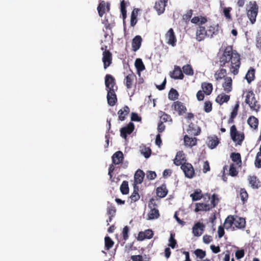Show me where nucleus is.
Instances as JSON below:
<instances>
[{"mask_svg": "<svg viewBox=\"0 0 261 261\" xmlns=\"http://www.w3.org/2000/svg\"><path fill=\"white\" fill-rule=\"evenodd\" d=\"M219 62L221 66L228 67L230 73L238 74L241 63L240 56L233 53L230 47H227L222 53H219Z\"/></svg>", "mask_w": 261, "mask_h": 261, "instance_id": "nucleus-1", "label": "nucleus"}, {"mask_svg": "<svg viewBox=\"0 0 261 261\" xmlns=\"http://www.w3.org/2000/svg\"><path fill=\"white\" fill-rule=\"evenodd\" d=\"M224 225L227 230L231 228L232 230L242 229L246 226V220L244 218L230 215L225 219Z\"/></svg>", "mask_w": 261, "mask_h": 261, "instance_id": "nucleus-2", "label": "nucleus"}, {"mask_svg": "<svg viewBox=\"0 0 261 261\" xmlns=\"http://www.w3.org/2000/svg\"><path fill=\"white\" fill-rule=\"evenodd\" d=\"M211 203H197L195 211H209L215 207L220 201L219 196L217 194H213L211 197Z\"/></svg>", "mask_w": 261, "mask_h": 261, "instance_id": "nucleus-3", "label": "nucleus"}, {"mask_svg": "<svg viewBox=\"0 0 261 261\" xmlns=\"http://www.w3.org/2000/svg\"><path fill=\"white\" fill-rule=\"evenodd\" d=\"M148 207L150 209L148 214V219L153 220L158 219L160 217L159 211L157 208L158 205L155 199L152 198L148 202Z\"/></svg>", "mask_w": 261, "mask_h": 261, "instance_id": "nucleus-4", "label": "nucleus"}, {"mask_svg": "<svg viewBox=\"0 0 261 261\" xmlns=\"http://www.w3.org/2000/svg\"><path fill=\"white\" fill-rule=\"evenodd\" d=\"M258 7L255 2H250L249 7L247 10V15L251 24H254L258 13Z\"/></svg>", "mask_w": 261, "mask_h": 261, "instance_id": "nucleus-5", "label": "nucleus"}, {"mask_svg": "<svg viewBox=\"0 0 261 261\" xmlns=\"http://www.w3.org/2000/svg\"><path fill=\"white\" fill-rule=\"evenodd\" d=\"M245 101L249 105L252 111L255 112H258L259 109V105L255 98L254 94L252 91H249L247 93Z\"/></svg>", "mask_w": 261, "mask_h": 261, "instance_id": "nucleus-6", "label": "nucleus"}, {"mask_svg": "<svg viewBox=\"0 0 261 261\" xmlns=\"http://www.w3.org/2000/svg\"><path fill=\"white\" fill-rule=\"evenodd\" d=\"M190 196L194 201L199 200L203 198L205 202H208L211 197L210 194L206 193L203 195L200 189L196 190L193 193L190 195Z\"/></svg>", "mask_w": 261, "mask_h": 261, "instance_id": "nucleus-7", "label": "nucleus"}, {"mask_svg": "<svg viewBox=\"0 0 261 261\" xmlns=\"http://www.w3.org/2000/svg\"><path fill=\"white\" fill-rule=\"evenodd\" d=\"M181 169L185 173L186 177L192 178L195 175V171L191 164L189 163H184L181 165Z\"/></svg>", "mask_w": 261, "mask_h": 261, "instance_id": "nucleus-8", "label": "nucleus"}, {"mask_svg": "<svg viewBox=\"0 0 261 261\" xmlns=\"http://www.w3.org/2000/svg\"><path fill=\"white\" fill-rule=\"evenodd\" d=\"M230 136L237 145H241L245 137L243 132H230Z\"/></svg>", "mask_w": 261, "mask_h": 261, "instance_id": "nucleus-9", "label": "nucleus"}, {"mask_svg": "<svg viewBox=\"0 0 261 261\" xmlns=\"http://www.w3.org/2000/svg\"><path fill=\"white\" fill-rule=\"evenodd\" d=\"M205 228V225L202 223L197 222L192 228V232L194 236L200 237L203 233Z\"/></svg>", "mask_w": 261, "mask_h": 261, "instance_id": "nucleus-10", "label": "nucleus"}, {"mask_svg": "<svg viewBox=\"0 0 261 261\" xmlns=\"http://www.w3.org/2000/svg\"><path fill=\"white\" fill-rule=\"evenodd\" d=\"M196 39L198 41L203 40L207 37V31L205 27L203 25L199 26L196 33Z\"/></svg>", "mask_w": 261, "mask_h": 261, "instance_id": "nucleus-11", "label": "nucleus"}, {"mask_svg": "<svg viewBox=\"0 0 261 261\" xmlns=\"http://www.w3.org/2000/svg\"><path fill=\"white\" fill-rule=\"evenodd\" d=\"M247 179L251 187L253 189H258L261 186V182L255 175H249Z\"/></svg>", "mask_w": 261, "mask_h": 261, "instance_id": "nucleus-12", "label": "nucleus"}, {"mask_svg": "<svg viewBox=\"0 0 261 261\" xmlns=\"http://www.w3.org/2000/svg\"><path fill=\"white\" fill-rule=\"evenodd\" d=\"M166 40L167 43L171 45L172 46H174L176 44V39L174 35L173 30L170 29L166 34Z\"/></svg>", "mask_w": 261, "mask_h": 261, "instance_id": "nucleus-13", "label": "nucleus"}, {"mask_svg": "<svg viewBox=\"0 0 261 261\" xmlns=\"http://www.w3.org/2000/svg\"><path fill=\"white\" fill-rule=\"evenodd\" d=\"M186 159L185 154L182 151H179L177 152L174 160V164L176 166H181L186 163Z\"/></svg>", "mask_w": 261, "mask_h": 261, "instance_id": "nucleus-14", "label": "nucleus"}, {"mask_svg": "<svg viewBox=\"0 0 261 261\" xmlns=\"http://www.w3.org/2000/svg\"><path fill=\"white\" fill-rule=\"evenodd\" d=\"M172 108L177 112L179 115L185 113L187 110L184 104L179 101L174 102L172 106Z\"/></svg>", "mask_w": 261, "mask_h": 261, "instance_id": "nucleus-15", "label": "nucleus"}, {"mask_svg": "<svg viewBox=\"0 0 261 261\" xmlns=\"http://www.w3.org/2000/svg\"><path fill=\"white\" fill-rule=\"evenodd\" d=\"M197 139L195 137H190L185 135L184 137V145L187 147L192 148L196 145Z\"/></svg>", "mask_w": 261, "mask_h": 261, "instance_id": "nucleus-16", "label": "nucleus"}, {"mask_svg": "<svg viewBox=\"0 0 261 261\" xmlns=\"http://www.w3.org/2000/svg\"><path fill=\"white\" fill-rule=\"evenodd\" d=\"M219 142V139L217 136H213L207 137L206 144L210 148L213 149L216 147Z\"/></svg>", "mask_w": 261, "mask_h": 261, "instance_id": "nucleus-17", "label": "nucleus"}, {"mask_svg": "<svg viewBox=\"0 0 261 261\" xmlns=\"http://www.w3.org/2000/svg\"><path fill=\"white\" fill-rule=\"evenodd\" d=\"M156 193L159 198H162L165 197L168 193L166 185L164 183L161 186L158 187L156 189Z\"/></svg>", "mask_w": 261, "mask_h": 261, "instance_id": "nucleus-18", "label": "nucleus"}, {"mask_svg": "<svg viewBox=\"0 0 261 261\" xmlns=\"http://www.w3.org/2000/svg\"><path fill=\"white\" fill-rule=\"evenodd\" d=\"M102 62L103 63L104 68L106 69L109 67L112 61V55L109 51H105L103 53Z\"/></svg>", "mask_w": 261, "mask_h": 261, "instance_id": "nucleus-19", "label": "nucleus"}, {"mask_svg": "<svg viewBox=\"0 0 261 261\" xmlns=\"http://www.w3.org/2000/svg\"><path fill=\"white\" fill-rule=\"evenodd\" d=\"M144 176L145 173L142 170H137L134 175V185L141 184L143 181Z\"/></svg>", "mask_w": 261, "mask_h": 261, "instance_id": "nucleus-20", "label": "nucleus"}, {"mask_svg": "<svg viewBox=\"0 0 261 261\" xmlns=\"http://www.w3.org/2000/svg\"><path fill=\"white\" fill-rule=\"evenodd\" d=\"M107 100L108 104L111 106H113L115 104L117 98L114 90L108 91Z\"/></svg>", "mask_w": 261, "mask_h": 261, "instance_id": "nucleus-21", "label": "nucleus"}, {"mask_svg": "<svg viewBox=\"0 0 261 261\" xmlns=\"http://www.w3.org/2000/svg\"><path fill=\"white\" fill-rule=\"evenodd\" d=\"M167 3V2L164 1V0H159L155 3L154 8L158 12L159 15L164 13Z\"/></svg>", "mask_w": 261, "mask_h": 261, "instance_id": "nucleus-22", "label": "nucleus"}, {"mask_svg": "<svg viewBox=\"0 0 261 261\" xmlns=\"http://www.w3.org/2000/svg\"><path fill=\"white\" fill-rule=\"evenodd\" d=\"M142 39L140 36H135L132 41V49L134 51H137L140 47Z\"/></svg>", "mask_w": 261, "mask_h": 261, "instance_id": "nucleus-23", "label": "nucleus"}, {"mask_svg": "<svg viewBox=\"0 0 261 261\" xmlns=\"http://www.w3.org/2000/svg\"><path fill=\"white\" fill-rule=\"evenodd\" d=\"M224 91L226 93H229L232 90V80L230 77H226L224 82L222 84Z\"/></svg>", "mask_w": 261, "mask_h": 261, "instance_id": "nucleus-24", "label": "nucleus"}, {"mask_svg": "<svg viewBox=\"0 0 261 261\" xmlns=\"http://www.w3.org/2000/svg\"><path fill=\"white\" fill-rule=\"evenodd\" d=\"M112 158L113 164L118 165L122 162L123 159V153L121 151H118L113 155Z\"/></svg>", "mask_w": 261, "mask_h": 261, "instance_id": "nucleus-25", "label": "nucleus"}, {"mask_svg": "<svg viewBox=\"0 0 261 261\" xmlns=\"http://www.w3.org/2000/svg\"><path fill=\"white\" fill-rule=\"evenodd\" d=\"M114 79L112 75L107 74L105 77V84L107 90H114Z\"/></svg>", "mask_w": 261, "mask_h": 261, "instance_id": "nucleus-26", "label": "nucleus"}, {"mask_svg": "<svg viewBox=\"0 0 261 261\" xmlns=\"http://www.w3.org/2000/svg\"><path fill=\"white\" fill-rule=\"evenodd\" d=\"M171 77L174 79H182L184 75L180 67L175 66L172 73L171 74Z\"/></svg>", "mask_w": 261, "mask_h": 261, "instance_id": "nucleus-27", "label": "nucleus"}, {"mask_svg": "<svg viewBox=\"0 0 261 261\" xmlns=\"http://www.w3.org/2000/svg\"><path fill=\"white\" fill-rule=\"evenodd\" d=\"M207 37L212 38L213 35H216L218 31V25H210L206 29Z\"/></svg>", "mask_w": 261, "mask_h": 261, "instance_id": "nucleus-28", "label": "nucleus"}, {"mask_svg": "<svg viewBox=\"0 0 261 261\" xmlns=\"http://www.w3.org/2000/svg\"><path fill=\"white\" fill-rule=\"evenodd\" d=\"M226 70L225 69L222 68L220 70H217L214 74V78L217 82L220 81L223 78L226 77Z\"/></svg>", "mask_w": 261, "mask_h": 261, "instance_id": "nucleus-29", "label": "nucleus"}, {"mask_svg": "<svg viewBox=\"0 0 261 261\" xmlns=\"http://www.w3.org/2000/svg\"><path fill=\"white\" fill-rule=\"evenodd\" d=\"M135 75L134 74H129L125 77V85L127 89H130L132 87L134 81L135 79Z\"/></svg>", "mask_w": 261, "mask_h": 261, "instance_id": "nucleus-30", "label": "nucleus"}, {"mask_svg": "<svg viewBox=\"0 0 261 261\" xmlns=\"http://www.w3.org/2000/svg\"><path fill=\"white\" fill-rule=\"evenodd\" d=\"M129 112V109L127 106L124 107L122 109L120 110L118 112L119 118L121 121L124 120L125 116Z\"/></svg>", "mask_w": 261, "mask_h": 261, "instance_id": "nucleus-31", "label": "nucleus"}, {"mask_svg": "<svg viewBox=\"0 0 261 261\" xmlns=\"http://www.w3.org/2000/svg\"><path fill=\"white\" fill-rule=\"evenodd\" d=\"M230 98L229 95H226L224 93L219 94L216 98V101L220 105H222L224 102H227Z\"/></svg>", "mask_w": 261, "mask_h": 261, "instance_id": "nucleus-32", "label": "nucleus"}, {"mask_svg": "<svg viewBox=\"0 0 261 261\" xmlns=\"http://www.w3.org/2000/svg\"><path fill=\"white\" fill-rule=\"evenodd\" d=\"M140 195L139 194V188L137 185H134V191L130 196L132 201L136 202L140 199Z\"/></svg>", "mask_w": 261, "mask_h": 261, "instance_id": "nucleus-33", "label": "nucleus"}, {"mask_svg": "<svg viewBox=\"0 0 261 261\" xmlns=\"http://www.w3.org/2000/svg\"><path fill=\"white\" fill-rule=\"evenodd\" d=\"M207 20L203 17H194L191 19V22L193 23L198 24L199 26L204 24Z\"/></svg>", "mask_w": 261, "mask_h": 261, "instance_id": "nucleus-34", "label": "nucleus"}, {"mask_svg": "<svg viewBox=\"0 0 261 261\" xmlns=\"http://www.w3.org/2000/svg\"><path fill=\"white\" fill-rule=\"evenodd\" d=\"M135 65L139 74L140 72L145 69V66L141 59H137L136 60Z\"/></svg>", "mask_w": 261, "mask_h": 261, "instance_id": "nucleus-35", "label": "nucleus"}, {"mask_svg": "<svg viewBox=\"0 0 261 261\" xmlns=\"http://www.w3.org/2000/svg\"><path fill=\"white\" fill-rule=\"evenodd\" d=\"M203 91L206 95H210L213 90V86L210 83H203L201 85Z\"/></svg>", "mask_w": 261, "mask_h": 261, "instance_id": "nucleus-36", "label": "nucleus"}, {"mask_svg": "<svg viewBox=\"0 0 261 261\" xmlns=\"http://www.w3.org/2000/svg\"><path fill=\"white\" fill-rule=\"evenodd\" d=\"M230 158L232 161L237 165L241 164V156L240 153L232 152L230 154Z\"/></svg>", "mask_w": 261, "mask_h": 261, "instance_id": "nucleus-37", "label": "nucleus"}, {"mask_svg": "<svg viewBox=\"0 0 261 261\" xmlns=\"http://www.w3.org/2000/svg\"><path fill=\"white\" fill-rule=\"evenodd\" d=\"M248 124L253 129H256L258 125V120L255 117L252 116L248 119Z\"/></svg>", "mask_w": 261, "mask_h": 261, "instance_id": "nucleus-38", "label": "nucleus"}, {"mask_svg": "<svg viewBox=\"0 0 261 261\" xmlns=\"http://www.w3.org/2000/svg\"><path fill=\"white\" fill-rule=\"evenodd\" d=\"M120 190L122 194H127L129 193L128 181L126 180L123 181L120 186Z\"/></svg>", "mask_w": 261, "mask_h": 261, "instance_id": "nucleus-39", "label": "nucleus"}, {"mask_svg": "<svg viewBox=\"0 0 261 261\" xmlns=\"http://www.w3.org/2000/svg\"><path fill=\"white\" fill-rule=\"evenodd\" d=\"M254 165L257 168H261V145L259 147V151L257 153L256 155Z\"/></svg>", "mask_w": 261, "mask_h": 261, "instance_id": "nucleus-40", "label": "nucleus"}, {"mask_svg": "<svg viewBox=\"0 0 261 261\" xmlns=\"http://www.w3.org/2000/svg\"><path fill=\"white\" fill-rule=\"evenodd\" d=\"M240 196L243 204H244L248 198V194L245 189L241 188L240 191Z\"/></svg>", "mask_w": 261, "mask_h": 261, "instance_id": "nucleus-41", "label": "nucleus"}, {"mask_svg": "<svg viewBox=\"0 0 261 261\" xmlns=\"http://www.w3.org/2000/svg\"><path fill=\"white\" fill-rule=\"evenodd\" d=\"M114 241L111 239L110 237L107 236L105 238V248L107 250H110V248H111L113 245H114Z\"/></svg>", "mask_w": 261, "mask_h": 261, "instance_id": "nucleus-42", "label": "nucleus"}, {"mask_svg": "<svg viewBox=\"0 0 261 261\" xmlns=\"http://www.w3.org/2000/svg\"><path fill=\"white\" fill-rule=\"evenodd\" d=\"M106 10V3L104 1H101L98 7H97V11L98 12V14L100 17H102L104 13H105Z\"/></svg>", "mask_w": 261, "mask_h": 261, "instance_id": "nucleus-43", "label": "nucleus"}, {"mask_svg": "<svg viewBox=\"0 0 261 261\" xmlns=\"http://www.w3.org/2000/svg\"><path fill=\"white\" fill-rule=\"evenodd\" d=\"M255 71L253 69H250L248 71L245 79L247 80L248 83H250L254 79Z\"/></svg>", "mask_w": 261, "mask_h": 261, "instance_id": "nucleus-44", "label": "nucleus"}, {"mask_svg": "<svg viewBox=\"0 0 261 261\" xmlns=\"http://www.w3.org/2000/svg\"><path fill=\"white\" fill-rule=\"evenodd\" d=\"M183 72L187 75H193L194 74L193 70L191 66L189 64H187L182 67Z\"/></svg>", "mask_w": 261, "mask_h": 261, "instance_id": "nucleus-45", "label": "nucleus"}, {"mask_svg": "<svg viewBox=\"0 0 261 261\" xmlns=\"http://www.w3.org/2000/svg\"><path fill=\"white\" fill-rule=\"evenodd\" d=\"M194 253L197 258L201 259L204 258L206 256V252L200 249H196Z\"/></svg>", "mask_w": 261, "mask_h": 261, "instance_id": "nucleus-46", "label": "nucleus"}, {"mask_svg": "<svg viewBox=\"0 0 261 261\" xmlns=\"http://www.w3.org/2000/svg\"><path fill=\"white\" fill-rule=\"evenodd\" d=\"M116 212V210L114 205H111L107 208V215L108 216H111V217H114L115 216Z\"/></svg>", "mask_w": 261, "mask_h": 261, "instance_id": "nucleus-47", "label": "nucleus"}, {"mask_svg": "<svg viewBox=\"0 0 261 261\" xmlns=\"http://www.w3.org/2000/svg\"><path fill=\"white\" fill-rule=\"evenodd\" d=\"M222 9L223 10V13L226 17V19H231V15L230 14V12L231 10V8L230 7H221Z\"/></svg>", "mask_w": 261, "mask_h": 261, "instance_id": "nucleus-48", "label": "nucleus"}, {"mask_svg": "<svg viewBox=\"0 0 261 261\" xmlns=\"http://www.w3.org/2000/svg\"><path fill=\"white\" fill-rule=\"evenodd\" d=\"M178 93L175 89H172L168 94V97L170 99L174 100L177 98Z\"/></svg>", "mask_w": 261, "mask_h": 261, "instance_id": "nucleus-49", "label": "nucleus"}, {"mask_svg": "<svg viewBox=\"0 0 261 261\" xmlns=\"http://www.w3.org/2000/svg\"><path fill=\"white\" fill-rule=\"evenodd\" d=\"M169 246L171 247L172 249L175 248L177 242L175 239H174V234L173 233L170 234V237L169 240Z\"/></svg>", "mask_w": 261, "mask_h": 261, "instance_id": "nucleus-50", "label": "nucleus"}, {"mask_svg": "<svg viewBox=\"0 0 261 261\" xmlns=\"http://www.w3.org/2000/svg\"><path fill=\"white\" fill-rule=\"evenodd\" d=\"M156 177V174L154 171H148L146 173V177L148 180H153Z\"/></svg>", "mask_w": 261, "mask_h": 261, "instance_id": "nucleus-51", "label": "nucleus"}, {"mask_svg": "<svg viewBox=\"0 0 261 261\" xmlns=\"http://www.w3.org/2000/svg\"><path fill=\"white\" fill-rule=\"evenodd\" d=\"M239 107V102H237V103L236 104L234 107L233 108V109L230 115V119H233L237 115L238 113V110Z\"/></svg>", "mask_w": 261, "mask_h": 261, "instance_id": "nucleus-52", "label": "nucleus"}, {"mask_svg": "<svg viewBox=\"0 0 261 261\" xmlns=\"http://www.w3.org/2000/svg\"><path fill=\"white\" fill-rule=\"evenodd\" d=\"M244 255H245V252H244V249L238 250L236 251V253H235L236 257L238 259H241L242 257H243Z\"/></svg>", "mask_w": 261, "mask_h": 261, "instance_id": "nucleus-53", "label": "nucleus"}, {"mask_svg": "<svg viewBox=\"0 0 261 261\" xmlns=\"http://www.w3.org/2000/svg\"><path fill=\"white\" fill-rule=\"evenodd\" d=\"M229 174L232 176H236L238 172L237 171L236 168L234 167L233 164H231L229 168Z\"/></svg>", "mask_w": 261, "mask_h": 261, "instance_id": "nucleus-54", "label": "nucleus"}, {"mask_svg": "<svg viewBox=\"0 0 261 261\" xmlns=\"http://www.w3.org/2000/svg\"><path fill=\"white\" fill-rule=\"evenodd\" d=\"M128 231H129V227L127 226H125L123 229L122 236H123V238L124 240H126L128 238Z\"/></svg>", "mask_w": 261, "mask_h": 261, "instance_id": "nucleus-55", "label": "nucleus"}, {"mask_svg": "<svg viewBox=\"0 0 261 261\" xmlns=\"http://www.w3.org/2000/svg\"><path fill=\"white\" fill-rule=\"evenodd\" d=\"M120 10L123 17H125L126 14V11L125 10V4L124 0L121 2Z\"/></svg>", "mask_w": 261, "mask_h": 261, "instance_id": "nucleus-56", "label": "nucleus"}, {"mask_svg": "<svg viewBox=\"0 0 261 261\" xmlns=\"http://www.w3.org/2000/svg\"><path fill=\"white\" fill-rule=\"evenodd\" d=\"M224 228H225L224 225L223 226L222 225H220L218 227V237L219 238H221L224 235V233H225Z\"/></svg>", "mask_w": 261, "mask_h": 261, "instance_id": "nucleus-57", "label": "nucleus"}, {"mask_svg": "<svg viewBox=\"0 0 261 261\" xmlns=\"http://www.w3.org/2000/svg\"><path fill=\"white\" fill-rule=\"evenodd\" d=\"M204 109L206 113L211 112L212 110V103L209 101L205 102Z\"/></svg>", "mask_w": 261, "mask_h": 261, "instance_id": "nucleus-58", "label": "nucleus"}, {"mask_svg": "<svg viewBox=\"0 0 261 261\" xmlns=\"http://www.w3.org/2000/svg\"><path fill=\"white\" fill-rule=\"evenodd\" d=\"M134 125L132 122H129L126 127H123L121 128L120 130H134Z\"/></svg>", "mask_w": 261, "mask_h": 261, "instance_id": "nucleus-59", "label": "nucleus"}, {"mask_svg": "<svg viewBox=\"0 0 261 261\" xmlns=\"http://www.w3.org/2000/svg\"><path fill=\"white\" fill-rule=\"evenodd\" d=\"M114 170H115V167L113 165V164L110 165L109 167L108 174L110 176V179L111 181H113V179H112V177H113L112 173L114 172Z\"/></svg>", "mask_w": 261, "mask_h": 261, "instance_id": "nucleus-60", "label": "nucleus"}, {"mask_svg": "<svg viewBox=\"0 0 261 261\" xmlns=\"http://www.w3.org/2000/svg\"><path fill=\"white\" fill-rule=\"evenodd\" d=\"M212 240V237L211 236L205 234L203 237V241L205 244H209Z\"/></svg>", "mask_w": 261, "mask_h": 261, "instance_id": "nucleus-61", "label": "nucleus"}, {"mask_svg": "<svg viewBox=\"0 0 261 261\" xmlns=\"http://www.w3.org/2000/svg\"><path fill=\"white\" fill-rule=\"evenodd\" d=\"M170 119V116L166 114H163L160 118V121L166 122Z\"/></svg>", "mask_w": 261, "mask_h": 261, "instance_id": "nucleus-62", "label": "nucleus"}, {"mask_svg": "<svg viewBox=\"0 0 261 261\" xmlns=\"http://www.w3.org/2000/svg\"><path fill=\"white\" fill-rule=\"evenodd\" d=\"M151 149L149 148H145L144 151H142V153L145 158H148L151 154Z\"/></svg>", "mask_w": 261, "mask_h": 261, "instance_id": "nucleus-63", "label": "nucleus"}, {"mask_svg": "<svg viewBox=\"0 0 261 261\" xmlns=\"http://www.w3.org/2000/svg\"><path fill=\"white\" fill-rule=\"evenodd\" d=\"M131 259L133 261H143V257L141 255H132Z\"/></svg>", "mask_w": 261, "mask_h": 261, "instance_id": "nucleus-64", "label": "nucleus"}]
</instances>
